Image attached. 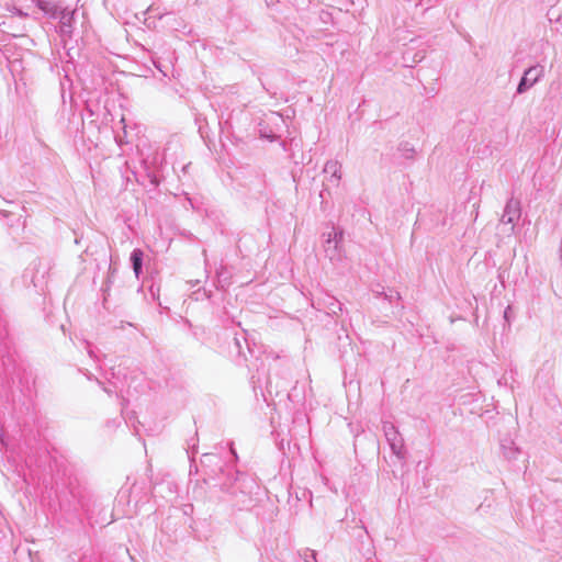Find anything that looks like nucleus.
Wrapping results in <instances>:
<instances>
[{
	"label": "nucleus",
	"mask_w": 562,
	"mask_h": 562,
	"mask_svg": "<svg viewBox=\"0 0 562 562\" xmlns=\"http://www.w3.org/2000/svg\"><path fill=\"white\" fill-rule=\"evenodd\" d=\"M301 557L305 562H317L316 552L313 550H310V549L303 550V552L301 553Z\"/></svg>",
	"instance_id": "8"
},
{
	"label": "nucleus",
	"mask_w": 562,
	"mask_h": 562,
	"mask_svg": "<svg viewBox=\"0 0 562 562\" xmlns=\"http://www.w3.org/2000/svg\"><path fill=\"white\" fill-rule=\"evenodd\" d=\"M520 202L512 198L507 201L499 222L503 225H510L508 231L514 233L515 223L520 218Z\"/></svg>",
	"instance_id": "3"
},
{
	"label": "nucleus",
	"mask_w": 562,
	"mask_h": 562,
	"mask_svg": "<svg viewBox=\"0 0 562 562\" xmlns=\"http://www.w3.org/2000/svg\"><path fill=\"white\" fill-rule=\"evenodd\" d=\"M406 157H412V154L411 151L407 150V154L405 155Z\"/></svg>",
	"instance_id": "14"
},
{
	"label": "nucleus",
	"mask_w": 562,
	"mask_h": 562,
	"mask_svg": "<svg viewBox=\"0 0 562 562\" xmlns=\"http://www.w3.org/2000/svg\"><path fill=\"white\" fill-rule=\"evenodd\" d=\"M260 135L261 137H266L268 138L269 140H274L278 136L276 133L273 132H265L263 130H260Z\"/></svg>",
	"instance_id": "10"
},
{
	"label": "nucleus",
	"mask_w": 562,
	"mask_h": 562,
	"mask_svg": "<svg viewBox=\"0 0 562 562\" xmlns=\"http://www.w3.org/2000/svg\"><path fill=\"white\" fill-rule=\"evenodd\" d=\"M544 75V69L542 66H531L529 67L524 76L521 77L518 87H517V93H524L528 89H530L533 85H536L540 78Z\"/></svg>",
	"instance_id": "4"
},
{
	"label": "nucleus",
	"mask_w": 562,
	"mask_h": 562,
	"mask_svg": "<svg viewBox=\"0 0 562 562\" xmlns=\"http://www.w3.org/2000/svg\"><path fill=\"white\" fill-rule=\"evenodd\" d=\"M74 16V10L67 8H55L53 18L59 19L63 29L70 27V23Z\"/></svg>",
	"instance_id": "6"
},
{
	"label": "nucleus",
	"mask_w": 562,
	"mask_h": 562,
	"mask_svg": "<svg viewBox=\"0 0 562 562\" xmlns=\"http://www.w3.org/2000/svg\"><path fill=\"white\" fill-rule=\"evenodd\" d=\"M278 120H280V116L277 113H271V115L269 116V121H278Z\"/></svg>",
	"instance_id": "11"
},
{
	"label": "nucleus",
	"mask_w": 562,
	"mask_h": 562,
	"mask_svg": "<svg viewBox=\"0 0 562 562\" xmlns=\"http://www.w3.org/2000/svg\"><path fill=\"white\" fill-rule=\"evenodd\" d=\"M14 13L19 16H26L27 14L22 12V10L14 8Z\"/></svg>",
	"instance_id": "12"
},
{
	"label": "nucleus",
	"mask_w": 562,
	"mask_h": 562,
	"mask_svg": "<svg viewBox=\"0 0 562 562\" xmlns=\"http://www.w3.org/2000/svg\"><path fill=\"white\" fill-rule=\"evenodd\" d=\"M324 250L330 261H340L342 258L340 244L342 241V232H338L331 227L330 232L326 234Z\"/></svg>",
	"instance_id": "2"
},
{
	"label": "nucleus",
	"mask_w": 562,
	"mask_h": 562,
	"mask_svg": "<svg viewBox=\"0 0 562 562\" xmlns=\"http://www.w3.org/2000/svg\"><path fill=\"white\" fill-rule=\"evenodd\" d=\"M143 251L140 249H134L131 254V261L135 276L138 278L143 267Z\"/></svg>",
	"instance_id": "7"
},
{
	"label": "nucleus",
	"mask_w": 562,
	"mask_h": 562,
	"mask_svg": "<svg viewBox=\"0 0 562 562\" xmlns=\"http://www.w3.org/2000/svg\"><path fill=\"white\" fill-rule=\"evenodd\" d=\"M147 13L155 15V14H154V8H153V7H149V8L147 9Z\"/></svg>",
	"instance_id": "13"
},
{
	"label": "nucleus",
	"mask_w": 562,
	"mask_h": 562,
	"mask_svg": "<svg viewBox=\"0 0 562 562\" xmlns=\"http://www.w3.org/2000/svg\"><path fill=\"white\" fill-rule=\"evenodd\" d=\"M327 181L337 187L341 179V165L337 160H328L323 169Z\"/></svg>",
	"instance_id": "5"
},
{
	"label": "nucleus",
	"mask_w": 562,
	"mask_h": 562,
	"mask_svg": "<svg viewBox=\"0 0 562 562\" xmlns=\"http://www.w3.org/2000/svg\"><path fill=\"white\" fill-rule=\"evenodd\" d=\"M37 5L42 11L46 12L47 14H50L52 16L55 8H58L57 5H52L50 3L45 1H38Z\"/></svg>",
	"instance_id": "9"
},
{
	"label": "nucleus",
	"mask_w": 562,
	"mask_h": 562,
	"mask_svg": "<svg viewBox=\"0 0 562 562\" xmlns=\"http://www.w3.org/2000/svg\"><path fill=\"white\" fill-rule=\"evenodd\" d=\"M383 432L393 454L403 460L405 458L404 440L397 428L392 423L384 422Z\"/></svg>",
	"instance_id": "1"
},
{
	"label": "nucleus",
	"mask_w": 562,
	"mask_h": 562,
	"mask_svg": "<svg viewBox=\"0 0 562 562\" xmlns=\"http://www.w3.org/2000/svg\"><path fill=\"white\" fill-rule=\"evenodd\" d=\"M89 355L93 357V351L91 349L89 350Z\"/></svg>",
	"instance_id": "15"
}]
</instances>
